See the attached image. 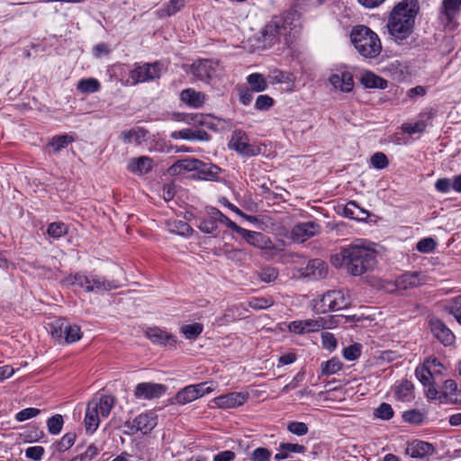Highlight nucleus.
<instances>
[{"instance_id":"obj_33","label":"nucleus","mask_w":461,"mask_h":461,"mask_svg":"<svg viewBox=\"0 0 461 461\" xmlns=\"http://www.w3.org/2000/svg\"><path fill=\"white\" fill-rule=\"evenodd\" d=\"M342 366L343 364L339 358L332 357L321 364V375L326 376L334 375L341 370Z\"/></svg>"},{"instance_id":"obj_47","label":"nucleus","mask_w":461,"mask_h":461,"mask_svg":"<svg viewBox=\"0 0 461 461\" xmlns=\"http://www.w3.org/2000/svg\"><path fill=\"white\" fill-rule=\"evenodd\" d=\"M437 246V242L432 238H424L421 239L416 245V249L418 251L421 253H430L432 252Z\"/></svg>"},{"instance_id":"obj_59","label":"nucleus","mask_w":461,"mask_h":461,"mask_svg":"<svg viewBox=\"0 0 461 461\" xmlns=\"http://www.w3.org/2000/svg\"><path fill=\"white\" fill-rule=\"evenodd\" d=\"M278 276V271L272 267H264L261 268V282L270 283Z\"/></svg>"},{"instance_id":"obj_30","label":"nucleus","mask_w":461,"mask_h":461,"mask_svg":"<svg viewBox=\"0 0 461 461\" xmlns=\"http://www.w3.org/2000/svg\"><path fill=\"white\" fill-rule=\"evenodd\" d=\"M230 146L240 153H249V147L247 143V136L245 133H242L241 131L234 132L230 141Z\"/></svg>"},{"instance_id":"obj_22","label":"nucleus","mask_w":461,"mask_h":461,"mask_svg":"<svg viewBox=\"0 0 461 461\" xmlns=\"http://www.w3.org/2000/svg\"><path fill=\"white\" fill-rule=\"evenodd\" d=\"M199 159L196 158H186L180 159L175 162L169 168L168 172L171 175L181 174L184 171H197L200 165Z\"/></svg>"},{"instance_id":"obj_16","label":"nucleus","mask_w":461,"mask_h":461,"mask_svg":"<svg viewBox=\"0 0 461 461\" xmlns=\"http://www.w3.org/2000/svg\"><path fill=\"white\" fill-rule=\"evenodd\" d=\"M304 332H315L322 329H332L337 325V321L334 316H330L329 319L320 317L315 320H304L303 321Z\"/></svg>"},{"instance_id":"obj_24","label":"nucleus","mask_w":461,"mask_h":461,"mask_svg":"<svg viewBox=\"0 0 461 461\" xmlns=\"http://www.w3.org/2000/svg\"><path fill=\"white\" fill-rule=\"evenodd\" d=\"M197 176L200 179L207 181H214L218 178L221 172V168L212 163H204L200 161V165L197 168Z\"/></svg>"},{"instance_id":"obj_48","label":"nucleus","mask_w":461,"mask_h":461,"mask_svg":"<svg viewBox=\"0 0 461 461\" xmlns=\"http://www.w3.org/2000/svg\"><path fill=\"white\" fill-rule=\"evenodd\" d=\"M231 230L235 231L237 234H239L240 237H242L249 244L258 246V244H257L258 241V232L248 230L241 227H240V230L231 229Z\"/></svg>"},{"instance_id":"obj_9","label":"nucleus","mask_w":461,"mask_h":461,"mask_svg":"<svg viewBox=\"0 0 461 461\" xmlns=\"http://www.w3.org/2000/svg\"><path fill=\"white\" fill-rule=\"evenodd\" d=\"M321 225L315 221L300 222L294 226L291 238L294 242L303 243L321 232Z\"/></svg>"},{"instance_id":"obj_21","label":"nucleus","mask_w":461,"mask_h":461,"mask_svg":"<svg viewBox=\"0 0 461 461\" xmlns=\"http://www.w3.org/2000/svg\"><path fill=\"white\" fill-rule=\"evenodd\" d=\"M180 99L189 106L198 108L203 104L205 95L201 92H196L194 89L187 88L181 92Z\"/></svg>"},{"instance_id":"obj_8","label":"nucleus","mask_w":461,"mask_h":461,"mask_svg":"<svg viewBox=\"0 0 461 461\" xmlns=\"http://www.w3.org/2000/svg\"><path fill=\"white\" fill-rule=\"evenodd\" d=\"M192 73L202 81H209L221 71L220 62L212 59H199L192 65Z\"/></svg>"},{"instance_id":"obj_13","label":"nucleus","mask_w":461,"mask_h":461,"mask_svg":"<svg viewBox=\"0 0 461 461\" xmlns=\"http://www.w3.org/2000/svg\"><path fill=\"white\" fill-rule=\"evenodd\" d=\"M434 451L432 444L421 440L412 441L406 448V454L412 458H423L431 456Z\"/></svg>"},{"instance_id":"obj_20","label":"nucleus","mask_w":461,"mask_h":461,"mask_svg":"<svg viewBox=\"0 0 461 461\" xmlns=\"http://www.w3.org/2000/svg\"><path fill=\"white\" fill-rule=\"evenodd\" d=\"M461 6V0H443L440 8V19L451 23Z\"/></svg>"},{"instance_id":"obj_53","label":"nucleus","mask_w":461,"mask_h":461,"mask_svg":"<svg viewBox=\"0 0 461 461\" xmlns=\"http://www.w3.org/2000/svg\"><path fill=\"white\" fill-rule=\"evenodd\" d=\"M371 164L375 168L383 169L389 164L387 157L382 152H376L371 157Z\"/></svg>"},{"instance_id":"obj_57","label":"nucleus","mask_w":461,"mask_h":461,"mask_svg":"<svg viewBox=\"0 0 461 461\" xmlns=\"http://www.w3.org/2000/svg\"><path fill=\"white\" fill-rule=\"evenodd\" d=\"M427 124L423 121L415 123H405L402 125V131L408 134L422 132L425 131Z\"/></svg>"},{"instance_id":"obj_18","label":"nucleus","mask_w":461,"mask_h":461,"mask_svg":"<svg viewBox=\"0 0 461 461\" xmlns=\"http://www.w3.org/2000/svg\"><path fill=\"white\" fill-rule=\"evenodd\" d=\"M84 422L86 430L88 433H94L97 429L100 423V419L95 401H91L88 402Z\"/></svg>"},{"instance_id":"obj_17","label":"nucleus","mask_w":461,"mask_h":461,"mask_svg":"<svg viewBox=\"0 0 461 461\" xmlns=\"http://www.w3.org/2000/svg\"><path fill=\"white\" fill-rule=\"evenodd\" d=\"M330 83L342 92L348 93L354 87L353 76L349 72L332 74L329 78Z\"/></svg>"},{"instance_id":"obj_60","label":"nucleus","mask_w":461,"mask_h":461,"mask_svg":"<svg viewBox=\"0 0 461 461\" xmlns=\"http://www.w3.org/2000/svg\"><path fill=\"white\" fill-rule=\"evenodd\" d=\"M322 346L328 350H333L337 347V339L332 333L324 332L321 335Z\"/></svg>"},{"instance_id":"obj_25","label":"nucleus","mask_w":461,"mask_h":461,"mask_svg":"<svg viewBox=\"0 0 461 461\" xmlns=\"http://www.w3.org/2000/svg\"><path fill=\"white\" fill-rule=\"evenodd\" d=\"M344 214L346 217L357 221H365L369 216V212L366 210L361 208L354 201H350L346 204L344 208Z\"/></svg>"},{"instance_id":"obj_10","label":"nucleus","mask_w":461,"mask_h":461,"mask_svg":"<svg viewBox=\"0 0 461 461\" xmlns=\"http://www.w3.org/2000/svg\"><path fill=\"white\" fill-rule=\"evenodd\" d=\"M167 387L161 384L140 383L136 385L134 395L138 399L151 400L159 398L166 392Z\"/></svg>"},{"instance_id":"obj_56","label":"nucleus","mask_w":461,"mask_h":461,"mask_svg":"<svg viewBox=\"0 0 461 461\" xmlns=\"http://www.w3.org/2000/svg\"><path fill=\"white\" fill-rule=\"evenodd\" d=\"M44 453L45 449L41 446L30 447L25 449V456L34 461H40Z\"/></svg>"},{"instance_id":"obj_37","label":"nucleus","mask_w":461,"mask_h":461,"mask_svg":"<svg viewBox=\"0 0 461 461\" xmlns=\"http://www.w3.org/2000/svg\"><path fill=\"white\" fill-rule=\"evenodd\" d=\"M185 121L192 122L194 125H203L208 128H212V124L210 122L211 117L203 113H188L185 115Z\"/></svg>"},{"instance_id":"obj_38","label":"nucleus","mask_w":461,"mask_h":461,"mask_svg":"<svg viewBox=\"0 0 461 461\" xmlns=\"http://www.w3.org/2000/svg\"><path fill=\"white\" fill-rule=\"evenodd\" d=\"M63 424L64 420L60 414H55L47 420L48 430L52 435H58L61 431Z\"/></svg>"},{"instance_id":"obj_46","label":"nucleus","mask_w":461,"mask_h":461,"mask_svg":"<svg viewBox=\"0 0 461 461\" xmlns=\"http://www.w3.org/2000/svg\"><path fill=\"white\" fill-rule=\"evenodd\" d=\"M402 419L411 424H420L424 420V416L420 411L410 410L403 412Z\"/></svg>"},{"instance_id":"obj_44","label":"nucleus","mask_w":461,"mask_h":461,"mask_svg":"<svg viewBox=\"0 0 461 461\" xmlns=\"http://www.w3.org/2000/svg\"><path fill=\"white\" fill-rule=\"evenodd\" d=\"M82 333L80 327L77 325H71L69 322L67 326L66 335L63 343H73L81 339Z\"/></svg>"},{"instance_id":"obj_12","label":"nucleus","mask_w":461,"mask_h":461,"mask_svg":"<svg viewBox=\"0 0 461 461\" xmlns=\"http://www.w3.org/2000/svg\"><path fill=\"white\" fill-rule=\"evenodd\" d=\"M429 326L433 335L445 346L450 345L454 341V334L441 320L431 319Z\"/></svg>"},{"instance_id":"obj_41","label":"nucleus","mask_w":461,"mask_h":461,"mask_svg":"<svg viewBox=\"0 0 461 461\" xmlns=\"http://www.w3.org/2000/svg\"><path fill=\"white\" fill-rule=\"evenodd\" d=\"M100 88V83L95 78L81 79L77 84V89L83 93H95Z\"/></svg>"},{"instance_id":"obj_61","label":"nucleus","mask_w":461,"mask_h":461,"mask_svg":"<svg viewBox=\"0 0 461 461\" xmlns=\"http://www.w3.org/2000/svg\"><path fill=\"white\" fill-rule=\"evenodd\" d=\"M240 101L245 105H248L252 101V89L243 86L238 87Z\"/></svg>"},{"instance_id":"obj_1","label":"nucleus","mask_w":461,"mask_h":461,"mask_svg":"<svg viewBox=\"0 0 461 461\" xmlns=\"http://www.w3.org/2000/svg\"><path fill=\"white\" fill-rule=\"evenodd\" d=\"M419 10L418 0H402L392 10L387 28L390 36L398 45L407 48L416 45L413 28Z\"/></svg>"},{"instance_id":"obj_27","label":"nucleus","mask_w":461,"mask_h":461,"mask_svg":"<svg viewBox=\"0 0 461 461\" xmlns=\"http://www.w3.org/2000/svg\"><path fill=\"white\" fill-rule=\"evenodd\" d=\"M360 82L366 88L384 89L387 87V81L372 72L363 74Z\"/></svg>"},{"instance_id":"obj_31","label":"nucleus","mask_w":461,"mask_h":461,"mask_svg":"<svg viewBox=\"0 0 461 461\" xmlns=\"http://www.w3.org/2000/svg\"><path fill=\"white\" fill-rule=\"evenodd\" d=\"M209 218L214 220L216 223L221 222L227 225L230 230L238 229L240 230V227L236 224L234 221L230 220L227 216H225L220 210L215 207H211L207 210Z\"/></svg>"},{"instance_id":"obj_11","label":"nucleus","mask_w":461,"mask_h":461,"mask_svg":"<svg viewBox=\"0 0 461 461\" xmlns=\"http://www.w3.org/2000/svg\"><path fill=\"white\" fill-rule=\"evenodd\" d=\"M328 274V265L321 258L309 260L303 269L302 276L313 280L325 278Z\"/></svg>"},{"instance_id":"obj_63","label":"nucleus","mask_w":461,"mask_h":461,"mask_svg":"<svg viewBox=\"0 0 461 461\" xmlns=\"http://www.w3.org/2000/svg\"><path fill=\"white\" fill-rule=\"evenodd\" d=\"M268 79L271 83H283L289 80V77L279 69H274L269 73Z\"/></svg>"},{"instance_id":"obj_28","label":"nucleus","mask_w":461,"mask_h":461,"mask_svg":"<svg viewBox=\"0 0 461 461\" xmlns=\"http://www.w3.org/2000/svg\"><path fill=\"white\" fill-rule=\"evenodd\" d=\"M68 321L64 319L55 320L50 323V333L59 343H63Z\"/></svg>"},{"instance_id":"obj_5","label":"nucleus","mask_w":461,"mask_h":461,"mask_svg":"<svg viewBox=\"0 0 461 461\" xmlns=\"http://www.w3.org/2000/svg\"><path fill=\"white\" fill-rule=\"evenodd\" d=\"M292 14H287L285 16H275L267 23L264 29L261 31V49L271 48L282 34H286L288 32V20ZM289 29H291L289 27Z\"/></svg>"},{"instance_id":"obj_26","label":"nucleus","mask_w":461,"mask_h":461,"mask_svg":"<svg viewBox=\"0 0 461 461\" xmlns=\"http://www.w3.org/2000/svg\"><path fill=\"white\" fill-rule=\"evenodd\" d=\"M413 384L408 380L402 381L396 387H395V396L397 400L402 402H411L413 398Z\"/></svg>"},{"instance_id":"obj_14","label":"nucleus","mask_w":461,"mask_h":461,"mask_svg":"<svg viewBox=\"0 0 461 461\" xmlns=\"http://www.w3.org/2000/svg\"><path fill=\"white\" fill-rule=\"evenodd\" d=\"M247 401V396L241 393H230L214 399L215 404L220 408L229 409L242 405Z\"/></svg>"},{"instance_id":"obj_58","label":"nucleus","mask_w":461,"mask_h":461,"mask_svg":"<svg viewBox=\"0 0 461 461\" xmlns=\"http://www.w3.org/2000/svg\"><path fill=\"white\" fill-rule=\"evenodd\" d=\"M98 454V449L95 446L90 445L85 453L73 457L70 461H90Z\"/></svg>"},{"instance_id":"obj_15","label":"nucleus","mask_w":461,"mask_h":461,"mask_svg":"<svg viewBox=\"0 0 461 461\" xmlns=\"http://www.w3.org/2000/svg\"><path fill=\"white\" fill-rule=\"evenodd\" d=\"M157 416L152 413H141L132 421V428L143 434L149 433L157 426Z\"/></svg>"},{"instance_id":"obj_4","label":"nucleus","mask_w":461,"mask_h":461,"mask_svg":"<svg viewBox=\"0 0 461 461\" xmlns=\"http://www.w3.org/2000/svg\"><path fill=\"white\" fill-rule=\"evenodd\" d=\"M351 304L350 298L342 290H330L312 301V306L317 314L339 311Z\"/></svg>"},{"instance_id":"obj_36","label":"nucleus","mask_w":461,"mask_h":461,"mask_svg":"<svg viewBox=\"0 0 461 461\" xmlns=\"http://www.w3.org/2000/svg\"><path fill=\"white\" fill-rule=\"evenodd\" d=\"M146 134V130L139 128L138 130H130L122 131V138L125 143H131L132 139H134L135 142L140 144L141 142V139H144Z\"/></svg>"},{"instance_id":"obj_62","label":"nucleus","mask_w":461,"mask_h":461,"mask_svg":"<svg viewBox=\"0 0 461 461\" xmlns=\"http://www.w3.org/2000/svg\"><path fill=\"white\" fill-rule=\"evenodd\" d=\"M174 231H176L180 235H190L193 231L191 226L184 221H176L174 222Z\"/></svg>"},{"instance_id":"obj_35","label":"nucleus","mask_w":461,"mask_h":461,"mask_svg":"<svg viewBox=\"0 0 461 461\" xmlns=\"http://www.w3.org/2000/svg\"><path fill=\"white\" fill-rule=\"evenodd\" d=\"M73 141L74 138L72 136L67 134L56 135L50 140L49 146L53 148L54 152H59L62 149H65Z\"/></svg>"},{"instance_id":"obj_39","label":"nucleus","mask_w":461,"mask_h":461,"mask_svg":"<svg viewBox=\"0 0 461 461\" xmlns=\"http://www.w3.org/2000/svg\"><path fill=\"white\" fill-rule=\"evenodd\" d=\"M394 411L392 406L387 402H382L375 411V418L388 420L393 417Z\"/></svg>"},{"instance_id":"obj_42","label":"nucleus","mask_w":461,"mask_h":461,"mask_svg":"<svg viewBox=\"0 0 461 461\" xmlns=\"http://www.w3.org/2000/svg\"><path fill=\"white\" fill-rule=\"evenodd\" d=\"M68 232V228L63 222H52L47 228V234L53 239H59Z\"/></svg>"},{"instance_id":"obj_54","label":"nucleus","mask_w":461,"mask_h":461,"mask_svg":"<svg viewBox=\"0 0 461 461\" xmlns=\"http://www.w3.org/2000/svg\"><path fill=\"white\" fill-rule=\"evenodd\" d=\"M185 5V0H170L166 5L164 12L167 16H171L179 12Z\"/></svg>"},{"instance_id":"obj_2","label":"nucleus","mask_w":461,"mask_h":461,"mask_svg":"<svg viewBox=\"0 0 461 461\" xmlns=\"http://www.w3.org/2000/svg\"><path fill=\"white\" fill-rule=\"evenodd\" d=\"M331 262L337 267H343L349 275L359 276L375 267L376 254L374 249L354 243L341 248L332 256Z\"/></svg>"},{"instance_id":"obj_43","label":"nucleus","mask_w":461,"mask_h":461,"mask_svg":"<svg viewBox=\"0 0 461 461\" xmlns=\"http://www.w3.org/2000/svg\"><path fill=\"white\" fill-rule=\"evenodd\" d=\"M416 377L424 385H429L432 379L431 366H420L415 370Z\"/></svg>"},{"instance_id":"obj_50","label":"nucleus","mask_w":461,"mask_h":461,"mask_svg":"<svg viewBox=\"0 0 461 461\" xmlns=\"http://www.w3.org/2000/svg\"><path fill=\"white\" fill-rule=\"evenodd\" d=\"M447 311L461 325V294L452 300L450 305L447 307Z\"/></svg>"},{"instance_id":"obj_55","label":"nucleus","mask_w":461,"mask_h":461,"mask_svg":"<svg viewBox=\"0 0 461 461\" xmlns=\"http://www.w3.org/2000/svg\"><path fill=\"white\" fill-rule=\"evenodd\" d=\"M41 413V410L33 407L26 408L20 411L16 415L15 419L18 421H24L31 418H34Z\"/></svg>"},{"instance_id":"obj_7","label":"nucleus","mask_w":461,"mask_h":461,"mask_svg":"<svg viewBox=\"0 0 461 461\" xmlns=\"http://www.w3.org/2000/svg\"><path fill=\"white\" fill-rule=\"evenodd\" d=\"M163 65L156 61L154 63L136 64L130 72V78L133 85L158 79L161 77Z\"/></svg>"},{"instance_id":"obj_34","label":"nucleus","mask_w":461,"mask_h":461,"mask_svg":"<svg viewBox=\"0 0 461 461\" xmlns=\"http://www.w3.org/2000/svg\"><path fill=\"white\" fill-rule=\"evenodd\" d=\"M203 330V325L199 322L192 324H185L181 327L180 331L187 339H197Z\"/></svg>"},{"instance_id":"obj_3","label":"nucleus","mask_w":461,"mask_h":461,"mask_svg":"<svg viewBox=\"0 0 461 461\" xmlns=\"http://www.w3.org/2000/svg\"><path fill=\"white\" fill-rule=\"evenodd\" d=\"M350 40L356 50L364 58H375L382 50L378 35L367 26H355L351 30Z\"/></svg>"},{"instance_id":"obj_29","label":"nucleus","mask_w":461,"mask_h":461,"mask_svg":"<svg viewBox=\"0 0 461 461\" xmlns=\"http://www.w3.org/2000/svg\"><path fill=\"white\" fill-rule=\"evenodd\" d=\"M97 405V411L102 417H108L112 409L115 404V398L112 395H102L99 401H95Z\"/></svg>"},{"instance_id":"obj_32","label":"nucleus","mask_w":461,"mask_h":461,"mask_svg":"<svg viewBox=\"0 0 461 461\" xmlns=\"http://www.w3.org/2000/svg\"><path fill=\"white\" fill-rule=\"evenodd\" d=\"M197 398V392L195 391L193 384L185 386L184 389L179 391L176 395V401L180 404L189 403Z\"/></svg>"},{"instance_id":"obj_49","label":"nucleus","mask_w":461,"mask_h":461,"mask_svg":"<svg viewBox=\"0 0 461 461\" xmlns=\"http://www.w3.org/2000/svg\"><path fill=\"white\" fill-rule=\"evenodd\" d=\"M361 345L355 343L344 348L343 357L349 361L357 359L361 354Z\"/></svg>"},{"instance_id":"obj_19","label":"nucleus","mask_w":461,"mask_h":461,"mask_svg":"<svg viewBox=\"0 0 461 461\" xmlns=\"http://www.w3.org/2000/svg\"><path fill=\"white\" fill-rule=\"evenodd\" d=\"M146 336L154 343L161 345L175 346L176 344V337L158 328H149L146 330Z\"/></svg>"},{"instance_id":"obj_52","label":"nucleus","mask_w":461,"mask_h":461,"mask_svg":"<svg viewBox=\"0 0 461 461\" xmlns=\"http://www.w3.org/2000/svg\"><path fill=\"white\" fill-rule=\"evenodd\" d=\"M198 228L203 233L211 234L217 230L218 223L208 217L206 219L200 220Z\"/></svg>"},{"instance_id":"obj_40","label":"nucleus","mask_w":461,"mask_h":461,"mask_svg":"<svg viewBox=\"0 0 461 461\" xmlns=\"http://www.w3.org/2000/svg\"><path fill=\"white\" fill-rule=\"evenodd\" d=\"M77 435L75 432L66 433L59 441L56 443V449L59 452H65L69 449L75 443Z\"/></svg>"},{"instance_id":"obj_51","label":"nucleus","mask_w":461,"mask_h":461,"mask_svg":"<svg viewBox=\"0 0 461 461\" xmlns=\"http://www.w3.org/2000/svg\"><path fill=\"white\" fill-rule=\"evenodd\" d=\"M193 386L197 392V398H200L212 392L215 389V383L212 381H207L197 384H193Z\"/></svg>"},{"instance_id":"obj_45","label":"nucleus","mask_w":461,"mask_h":461,"mask_svg":"<svg viewBox=\"0 0 461 461\" xmlns=\"http://www.w3.org/2000/svg\"><path fill=\"white\" fill-rule=\"evenodd\" d=\"M286 429L290 433L296 436H304L309 431L307 424L301 421H290L287 423Z\"/></svg>"},{"instance_id":"obj_6","label":"nucleus","mask_w":461,"mask_h":461,"mask_svg":"<svg viewBox=\"0 0 461 461\" xmlns=\"http://www.w3.org/2000/svg\"><path fill=\"white\" fill-rule=\"evenodd\" d=\"M73 284L85 289L86 292L99 293L102 291H110L117 287L113 281H107L104 277L95 275H86L77 273Z\"/></svg>"},{"instance_id":"obj_64","label":"nucleus","mask_w":461,"mask_h":461,"mask_svg":"<svg viewBox=\"0 0 461 461\" xmlns=\"http://www.w3.org/2000/svg\"><path fill=\"white\" fill-rule=\"evenodd\" d=\"M435 188L440 193H448L452 189V180L449 178H439L435 184Z\"/></svg>"},{"instance_id":"obj_23","label":"nucleus","mask_w":461,"mask_h":461,"mask_svg":"<svg viewBox=\"0 0 461 461\" xmlns=\"http://www.w3.org/2000/svg\"><path fill=\"white\" fill-rule=\"evenodd\" d=\"M152 168V159L149 157H140L132 158L129 165L128 169L135 174L144 175L150 171Z\"/></svg>"}]
</instances>
